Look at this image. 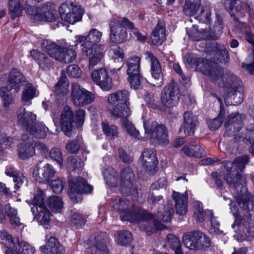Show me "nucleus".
I'll return each mask as SVG.
<instances>
[{"label": "nucleus", "instance_id": "nucleus-1", "mask_svg": "<svg viewBox=\"0 0 254 254\" xmlns=\"http://www.w3.org/2000/svg\"><path fill=\"white\" fill-rule=\"evenodd\" d=\"M249 161L248 157L245 155L233 162L223 163L226 169L224 176L226 183L235 192V198L240 208L247 211L254 210V197L247 191L246 176L242 173Z\"/></svg>", "mask_w": 254, "mask_h": 254}, {"label": "nucleus", "instance_id": "nucleus-2", "mask_svg": "<svg viewBox=\"0 0 254 254\" xmlns=\"http://www.w3.org/2000/svg\"><path fill=\"white\" fill-rule=\"evenodd\" d=\"M184 60L191 67H195L202 74L209 77L214 83L219 86L222 84L226 86L224 90L227 92V95H224V99L226 105H230L229 102H227L228 98L231 97L235 101V96L241 95L240 92L237 93L235 85H232L236 77L230 72L225 71L215 64L194 54H186Z\"/></svg>", "mask_w": 254, "mask_h": 254}, {"label": "nucleus", "instance_id": "nucleus-3", "mask_svg": "<svg viewBox=\"0 0 254 254\" xmlns=\"http://www.w3.org/2000/svg\"><path fill=\"white\" fill-rule=\"evenodd\" d=\"M102 34L96 29H92L86 36H78L77 40L82 43L83 54L91 56L89 61V67L92 68L100 62L105 54V48L102 45L95 44L100 41Z\"/></svg>", "mask_w": 254, "mask_h": 254}, {"label": "nucleus", "instance_id": "nucleus-4", "mask_svg": "<svg viewBox=\"0 0 254 254\" xmlns=\"http://www.w3.org/2000/svg\"><path fill=\"white\" fill-rule=\"evenodd\" d=\"M129 203L126 198L117 197L112 201V206L120 212L122 220L131 222H137L139 223L140 229H141V223L142 222L147 223L148 221H151L154 222L155 228H157L154 222V217L152 214L140 209L130 211L128 209Z\"/></svg>", "mask_w": 254, "mask_h": 254}, {"label": "nucleus", "instance_id": "nucleus-5", "mask_svg": "<svg viewBox=\"0 0 254 254\" xmlns=\"http://www.w3.org/2000/svg\"><path fill=\"white\" fill-rule=\"evenodd\" d=\"M225 136H234V141H249L251 144V151L254 155V126L248 128L245 137L238 133L241 129L242 121L241 116L238 113H232L228 115L224 123Z\"/></svg>", "mask_w": 254, "mask_h": 254}, {"label": "nucleus", "instance_id": "nucleus-6", "mask_svg": "<svg viewBox=\"0 0 254 254\" xmlns=\"http://www.w3.org/2000/svg\"><path fill=\"white\" fill-rule=\"evenodd\" d=\"M129 93L127 90H118L109 95L108 101L114 107L110 111L112 117L115 118H125L131 115L128 107Z\"/></svg>", "mask_w": 254, "mask_h": 254}, {"label": "nucleus", "instance_id": "nucleus-7", "mask_svg": "<svg viewBox=\"0 0 254 254\" xmlns=\"http://www.w3.org/2000/svg\"><path fill=\"white\" fill-rule=\"evenodd\" d=\"M26 82L24 75L17 69H13L9 72L7 86H3L0 88V96L2 98L4 107L7 108L13 102V99L11 96L10 90H13L14 93L18 92L20 87Z\"/></svg>", "mask_w": 254, "mask_h": 254}, {"label": "nucleus", "instance_id": "nucleus-8", "mask_svg": "<svg viewBox=\"0 0 254 254\" xmlns=\"http://www.w3.org/2000/svg\"><path fill=\"white\" fill-rule=\"evenodd\" d=\"M229 2V8L231 11L230 12L231 16L234 15L238 30L242 33L245 35L246 40L250 43L254 45V35L251 33L250 27L244 23L241 22L235 17H243L245 15L248 9L250 8V6L244 2H241L239 0H228Z\"/></svg>", "mask_w": 254, "mask_h": 254}, {"label": "nucleus", "instance_id": "nucleus-9", "mask_svg": "<svg viewBox=\"0 0 254 254\" xmlns=\"http://www.w3.org/2000/svg\"><path fill=\"white\" fill-rule=\"evenodd\" d=\"M143 127L146 137L155 145H164L169 142L168 130L164 125L159 124L155 121H144Z\"/></svg>", "mask_w": 254, "mask_h": 254}, {"label": "nucleus", "instance_id": "nucleus-10", "mask_svg": "<svg viewBox=\"0 0 254 254\" xmlns=\"http://www.w3.org/2000/svg\"><path fill=\"white\" fill-rule=\"evenodd\" d=\"M232 228L235 229L236 237L238 240L242 241L246 238L254 237V215L249 213L241 216H236L235 221L232 225Z\"/></svg>", "mask_w": 254, "mask_h": 254}, {"label": "nucleus", "instance_id": "nucleus-11", "mask_svg": "<svg viewBox=\"0 0 254 254\" xmlns=\"http://www.w3.org/2000/svg\"><path fill=\"white\" fill-rule=\"evenodd\" d=\"M183 242L187 248L192 251L205 249L211 245L209 237L200 231L185 234L183 236Z\"/></svg>", "mask_w": 254, "mask_h": 254}, {"label": "nucleus", "instance_id": "nucleus-12", "mask_svg": "<svg viewBox=\"0 0 254 254\" xmlns=\"http://www.w3.org/2000/svg\"><path fill=\"white\" fill-rule=\"evenodd\" d=\"M68 183V193L74 203L79 202L78 199H80L81 193L91 192L93 190L92 186L88 184L85 180L80 177L76 179L69 177Z\"/></svg>", "mask_w": 254, "mask_h": 254}, {"label": "nucleus", "instance_id": "nucleus-13", "mask_svg": "<svg viewBox=\"0 0 254 254\" xmlns=\"http://www.w3.org/2000/svg\"><path fill=\"white\" fill-rule=\"evenodd\" d=\"M70 97L73 104L76 107L88 105L94 100V95L77 83L72 84Z\"/></svg>", "mask_w": 254, "mask_h": 254}, {"label": "nucleus", "instance_id": "nucleus-14", "mask_svg": "<svg viewBox=\"0 0 254 254\" xmlns=\"http://www.w3.org/2000/svg\"><path fill=\"white\" fill-rule=\"evenodd\" d=\"M126 17H113L110 22V40L113 43H122L127 39V26L123 23Z\"/></svg>", "mask_w": 254, "mask_h": 254}, {"label": "nucleus", "instance_id": "nucleus-15", "mask_svg": "<svg viewBox=\"0 0 254 254\" xmlns=\"http://www.w3.org/2000/svg\"><path fill=\"white\" fill-rule=\"evenodd\" d=\"M179 89L177 83L172 80L163 88L161 92L162 103L168 107L175 106L178 102Z\"/></svg>", "mask_w": 254, "mask_h": 254}, {"label": "nucleus", "instance_id": "nucleus-16", "mask_svg": "<svg viewBox=\"0 0 254 254\" xmlns=\"http://www.w3.org/2000/svg\"><path fill=\"white\" fill-rule=\"evenodd\" d=\"M145 55L146 59H148L151 62V73L152 77L151 84L155 87H161L163 84L164 79L159 61L150 52H146Z\"/></svg>", "mask_w": 254, "mask_h": 254}, {"label": "nucleus", "instance_id": "nucleus-17", "mask_svg": "<svg viewBox=\"0 0 254 254\" xmlns=\"http://www.w3.org/2000/svg\"><path fill=\"white\" fill-rule=\"evenodd\" d=\"M55 173L56 170L51 165L47 163L41 167L37 164L33 169V176L36 182L47 184L49 183Z\"/></svg>", "mask_w": 254, "mask_h": 254}, {"label": "nucleus", "instance_id": "nucleus-18", "mask_svg": "<svg viewBox=\"0 0 254 254\" xmlns=\"http://www.w3.org/2000/svg\"><path fill=\"white\" fill-rule=\"evenodd\" d=\"M73 122V113L71 109L68 106L64 107L61 113L60 122L62 130L68 137H71L74 134Z\"/></svg>", "mask_w": 254, "mask_h": 254}, {"label": "nucleus", "instance_id": "nucleus-19", "mask_svg": "<svg viewBox=\"0 0 254 254\" xmlns=\"http://www.w3.org/2000/svg\"><path fill=\"white\" fill-rule=\"evenodd\" d=\"M47 240L46 244L40 247L43 254H64V248L57 238L50 236Z\"/></svg>", "mask_w": 254, "mask_h": 254}, {"label": "nucleus", "instance_id": "nucleus-20", "mask_svg": "<svg viewBox=\"0 0 254 254\" xmlns=\"http://www.w3.org/2000/svg\"><path fill=\"white\" fill-rule=\"evenodd\" d=\"M142 164L150 174L156 172L158 160L153 149H146L142 154Z\"/></svg>", "mask_w": 254, "mask_h": 254}, {"label": "nucleus", "instance_id": "nucleus-21", "mask_svg": "<svg viewBox=\"0 0 254 254\" xmlns=\"http://www.w3.org/2000/svg\"><path fill=\"white\" fill-rule=\"evenodd\" d=\"M18 150L19 156L21 159H24L33 156L35 154L33 139L27 135H23L18 147Z\"/></svg>", "mask_w": 254, "mask_h": 254}, {"label": "nucleus", "instance_id": "nucleus-22", "mask_svg": "<svg viewBox=\"0 0 254 254\" xmlns=\"http://www.w3.org/2000/svg\"><path fill=\"white\" fill-rule=\"evenodd\" d=\"M36 115L31 112L26 111L25 108L18 110L17 114V123L27 131L36 121Z\"/></svg>", "mask_w": 254, "mask_h": 254}, {"label": "nucleus", "instance_id": "nucleus-23", "mask_svg": "<svg viewBox=\"0 0 254 254\" xmlns=\"http://www.w3.org/2000/svg\"><path fill=\"white\" fill-rule=\"evenodd\" d=\"M90 241L100 254H109L107 246V244L109 242V238L106 233L102 232L96 233L94 237L90 239Z\"/></svg>", "mask_w": 254, "mask_h": 254}, {"label": "nucleus", "instance_id": "nucleus-24", "mask_svg": "<svg viewBox=\"0 0 254 254\" xmlns=\"http://www.w3.org/2000/svg\"><path fill=\"white\" fill-rule=\"evenodd\" d=\"M197 123L196 116L191 112H186L184 114V121L181 129H183L184 132L189 135H193Z\"/></svg>", "mask_w": 254, "mask_h": 254}, {"label": "nucleus", "instance_id": "nucleus-25", "mask_svg": "<svg viewBox=\"0 0 254 254\" xmlns=\"http://www.w3.org/2000/svg\"><path fill=\"white\" fill-rule=\"evenodd\" d=\"M150 38L155 45H160L166 39L165 22L161 19L158 21L156 26L152 31Z\"/></svg>", "mask_w": 254, "mask_h": 254}, {"label": "nucleus", "instance_id": "nucleus-26", "mask_svg": "<svg viewBox=\"0 0 254 254\" xmlns=\"http://www.w3.org/2000/svg\"><path fill=\"white\" fill-rule=\"evenodd\" d=\"M172 198L175 202L177 214L181 215L185 214L188 209L187 193H180L173 191Z\"/></svg>", "mask_w": 254, "mask_h": 254}, {"label": "nucleus", "instance_id": "nucleus-27", "mask_svg": "<svg viewBox=\"0 0 254 254\" xmlns=\"http://www.w3.org/2000/svg\"><path fill=\"white\" fill-rule=\"evenodd\" d=\"M182 152L188 156H193L201 158L206 156L204 149L197 144H194L192 142L189 145H185L182 149Z\"/></svg>", "mask_w": 254, "mask_h": 254}, {"label": "nucleus", "instance_id": "nucleus-28", "mask_svg": "<svg viewBox=\"0 0 254 254\" xmlns=\"http://www.w3.org/2000/svg\"><path fill=\"white\" fill-rule=\"evenodd\" d=\"M30 55L37 62L39 67L42 69L47 70L50 67L51 60L45 54L38 50H33L30 52Z\"/></svg>", "mask_w": 254, "mask_h": 254}, {"label": "nucleus", "instance_id": "nucleus-29", "mask_svg": "<svg viewBox=\"0 0 254 254\" xmlns=\"http://www.w3.org/2000/svg\"><path fill=\"white\" fill-rule=\"evenodd\" d=\"M31 211L34 215L38 213L36 218L37 221L42 225H46L49 224L50 213L46 207H38L37 206H33L31 208Z\"/></svg>", "mask_w": 254, "mask_h": 254}, {"label": "nucleus", "instance_id": "nucleus-30", "mask_svg": "<svg viewBox=\"0 0 254 254\" xmlns=\"http://www.w3.org/2000/svg\"><path fill=\"white\" fill-rule=\"evenodd\" d=\"M110 57L114 60V62L119 64V67L113 69L112 71L116 72L120 70L123 65L124 54L122 49L117 45L114 44L111 46L109 51Z\"/></svg>", "mask_w": 254, "mask_h": 254}, {"label": "nucleus", "instance_id": "nucleus-31", "mask_svg": "<svg viewBox=\"0 0 254 254\" xmlns=\"http://www.w3.org/2000/svg\"><path fill=\"white\" fill-rule=\"evenodd\" d=\"M76 57V53L73 49L62 47L56 60L64 63H69L73 62Z\"/></svg>", "mask_w": 254, "mask_h": 254}, {"label": "nucleus", "instance_id": "nucleus-32", "mask_svg": "<svg viewBox=\"0 0 254 254\" xmlns=\"http://www.w3.org/2000/svg\"><path fill=\"white\" fill-rule=\"evenodd\" d=\"M174 214L173 205L168 201L162 209L159 208L156 216L159 220L164 222H168L171 220Z\"/></svg>", "mask_w": 254, "mask_h": 254}, {"label": "nucleus", "instance_id": "nucleus-33", "mask_svg": "<svg viewBox=\"0 0 254 254\" xmlns=\"http://www.w3.org/2000/svg\"><path fill=\"white\" fill-rule=\"evenodd\" d=\"M22 91V101L24 105L28 106L31 104V100L36 96V88L27 81L23 85Z\"/></svg>", "mask_w": 254, "mask_h": 254}, {"label": "nucleus", "instance_id": "nucleus-34", "mask_svg": "<svg viewBox=\"0 0 254 254\" xmlns=\"http://www.w3.org/2000/svg\"><path fill=\"white\" fill-rule=\"evenodd\" d=\"M47 130L48 128L43 123L36 121L27 131L35 137L44 138L47 135Z\"/></svg>", "mask_w": 254, "mask_h": 254}, {"label": "nucleus", "instance_id": "nucleus-35", "mask_svg": "<svg viewBox=\"0 0 254 254\" xmlns=\"http://www.w3.org/2000/svg\"><path fill=\"white\" fill-rule=\"evenodd\" d=\"M0 242L7 248L5 253L9 251L10 254H14L12 251L15 248L16 243L18 242L17 238H12L7 232L0 231Z\"/></svg>", "mask_w": 254, "mask_h": 254}, {"label": "nucleus", "instance_id": "nucleus-36", "mask_svg": "<svg viewBox=\"0 0 254 254\" xmlns=\"http://www.w3.org/2000/svg\"><path fill=\"white\" fill-rule=\"evenodd\" d=\"M82 10L79 6L72 7V10L68 14L64 15L62 19L71 24L81 20L82 16Z\"/></svg>", "mask_w": 254, "mask_h": 254}, {"label": "nucleus", "instance_id": "nucleus-37", "mask_svg": "<svg viewBox=\"0 0 254 254\" xmlns=\"http://www.w3.org/2000/svg\"><path fill=\"white\" fill-rule=\"evenodd\" d=\"M42 49L47 52L51 57L56 58L61 51V46L48 40H44L41 44Z\"/></svg>", "mask_w": 254, "mask_h": 254}, {"label": "nucleus", "instance_id": "nucleus-38", "mask_svg": "<svg viewBox=\"0 0 254 254\" xmlns=\"http://www.w3.org/2000/svg\"><path fill=\"white\" fill-rule=\"evenodd\" d=\"M5 212L9 218L10 224L14 228L19 227L22 224L17 215V211L12 207L9 204H7L4 207Z\"/></svg>", "mask_w": 254, "mask_h": 254}, {"label": "nucleus", "instance_id": "nucleus-39", "mask_svg": "<svg viewBox=\"0 0 254 254\" xmlns=\"http://www.w3.org/2000/svg\"><path fill=\"white\" fill-rule=\"evenodd\" d=\"M115 240L118 245L126 246L130 244L133 238L131 234L129 231L122 230L117 231L115 234Z\"/></svg>", "mask_w": 254, "mask_h": 254}, {"label": "nucleus", "instance_id": "nucleus-40", "mask_svg": "<svg viewBox=\"0 0 254 254\" xmlns=\"http://www.w3.org/2000/svg\"><path fill=\"white\" fill-rule=\"evenodd\" d=\"M120 191L124 195H131L133 198L138 196L137 186L135 182L120 183Z\"/></svg>", "mask_w": 254, "mask_h": 254}, {"label": "nucleus", "instance_id": "nucleus-41", "mask_svg": "<svg viewBox=\"0 0 254 254\" xmlns=\"http://www.w3.org/2000/svg\"><path fill=\"white\" fill-rule=\"evenodd\" d=\"M12 252L15 254H34L35 248L24 241L16 243Z\"/></svg>", "mask_w": 254, "mask_h": 254}, {"label": "nucleus", "instance_id": "nucleus-42", "mask_svg": "<svg viewBox=\"0 0 254 254\" xmlns=\"http://www.w3.org/2000/svg\"><path fill=\"white\" fill-rule=\"evenodd\" d=\"M200 1L201 0H186L183 8L184 13L189 16L194 15L199 7Z\"/></svg>", "mask_w": 254, "mask_h": 254}, {"label": "nucleus", "instance_id": "nucleus-43", "mask_svg": "<svg viewBox=\"0 0 254 254\" xmlns=\"http://www.w3.org/2000/svg\"><path fill=\"white\" fill-rule=\"evenodd\" d=\"M69 84L65 76H62L55 85V93L58 96H64L69 93Z\"/></svg>", "mask_w": 254, "mask_h": 254}, {"label": "nucleus", "instance_id": "nucleus-44", "mask_svg": "<svg viewBox=\"0 0 254 254\" xmlns=\"http://www.w3.org/2000/svg\"><path fill=\"white\" fill-rule=\"evenodd\" d=\"M140 59L138 57L129 58L127 63V74L128 75H132L134 73H140Z\"/></svg>", "mask_w": 254, "mask_h": 254}, {"label": "nucleus", "instance_id": "nucleus-45", "mask_svg": "<svg viewBox=\"0 0 254 254\" xmlns=\"http://www.w3.org/2000/svg\"><path fill=\"white\" fill-rule=\"evenodd\" d=\"M36 20H45L48 22L53 21L55 19V15L53 10L50 11L48 7L43 6L38 10V15L36 16Z\"/></svg>", "mask_w": 254, "mask_h": 254}, {"label": "nucleus", "instance_id": "nucleus-46", "mask_svg": "<svg viewBox=\"0 0 254 254\" xmlns=\"http://www.w3.org/2000/svg\"><path fill=\"white\" fill-rule=\"evenodd\" d=\"M21 0H9V11L10 17L14 20L16 17L19 16L23 10Z\"/></svg>", "mask_w": 254, "mask_h": 254}, {"label": "nucleus", "instance_id": "nucleus-47", "mask_svg": "<svg viewBox=\"0 0 254 254\" xmlns=\"http://www.w3.org/2000/svg\"><path fill=\"white\" fill-rule=\"evenodd\" d=\"M104 179L106 183L113 187L117 186L118 184L117 173L116 171L111 167L107 168L103 172Z\"/></svg>", "mask_w": 254, "mask_h": 254}, {"label": "nucleus", "instance_id": "nucleus-48", "mask_svg": "<svg viewBox=\"0 0 254 254\" xmlns=\"http://www.w3.org/2000/svg\"><path fill=\"white\" fill-rule=\"evenodd\" d=\"M83 166V162L77 156H71L68 157L67 160V167L69 171L77 170L78 172L82 170Z\"/></svg>", "mask_w": 254, "mask_h": 254}, {"label": "nucleus", "instance_id": "nucleus-49", "mask_svg": "<svg viewBox=\"0 0 254 254\" xmlns=\"http://www.w3.org/2000/svg\"><path fill=\"white\" fill-rule=\"evenodd\" d=\"M47 205L53 212L59 213L62 211L63 202L59 196H53L49 198Z\"/></svg>", "mask_w": 254, "mask_h": 254}, {"label": "nucleus", "instance_id": "nucleus-50", "mask_svg": "<svg viewBox=\"0 0 254 254\" xmlns=\"http://www.w3.org/2000/svg\"><path fill=\"white\" fill-rule=\"evenodd\" d=\"M128 117L119 118L121 119L122 126L125 127L127 131L131 136L138 139H141L139 131L136 129L134 126L128 120Z\"/></svg>", "mask_w": 254, "mask_h": 254}, {"label": "nucleus", "instance_id": "nucleus-51", "mask_svg": "<svg viewBox=\"0 0 254 254\" xmlns=\"http://www.w3.org/2000/svg\"><path fill=\"white\" fill-rule=\"evenodd\" d=\"M224 25L222 19L218 18L215 22L213 29L210 32L207 37L210 39H218L223 32Z\"/></svg>", "mask_w": 254, "mask_h": 254}, {"label": "nucleus", "instance_id": "nucleus-52", "mask_svg": "<svg viewBox=\"0 0 254 254\" xmlns=\"http://www.w3.org/2000/svg\"><path fill=\"white\" fill-rule=\"evenodd\" d=\"M194 217L199 222L204 221L209 215L208 210L205 211L202 208V204L200 202H195L194 203Z\"/></svg>", "mask_w": 254, "mask_h": 254}, {"label": "nucleus", "instance_id": "nucleus-53", "mask_svg": "<svg viewBox=\"0 0 254 254\" xmlns=\"http://www.w3.org/2000/svg\"><path fill=\"white\" fill-rule=\"evenodd\" d=\"M135 182L134 175L132 169L129 167L124 168L121 172L120 183Z\"/></svg>", "mask_w": 254, "mask_h": 254}, {"label": "nucleus", "instance_id": "nucleus-54", "mask_svg": "<svg viewBox=\"0 0 254 254\" xmlns=\"http://www.w3.org/2000/svg\"><path fill=\"white\" fill-rule=\"evenodd\" d=\"M123 23L127 26V28L130 30L134 33L137 39L141 42H144L147 39L145 36L142 35L138 30V29L134 26L133 23L127 19H124Z\"/></svg>", "mask_w": 254, "mask_h": 254}, {"label": "nucleus", "instance_id": "nucleus-55", "mask_svg": "<svg viewBox=\"0 0 254 254\" xmlns=\"http://www.w3.org/2000/svg\"><path fill=\"white\" fill-rule=\"evenodd\" d=\"M107 73V71L104 68L95 70L91 73V78L97 85L100 86V83H101V81L106 77Z\"/></svg>", "mask_w": 254, "mask_h": 254}, {"label": "nucleus", "instance_id": "nucleus-56", "mask_svg": "<svg viewBox=\"0 0 254 254\" xmlns=\"http://www.w3.org/2000/svg\"><path fill=\"white\" fill-rule=\"evenodd\" d=\"M102 127L104 132L108 136L113 138L117 136L118 132L116 126L113 125H110L108 123L103 122L102 123Z\"/></svg>", "mask_w": 254, "mask_h": 254}, {"label": "nucleus", "instance_id": "nucleus-57", "mask_svg": "<svg viewBox=\"0 0 254 254\" xmlns=\"http://www.w3.org/2000/svg\"><path fill=\"white\" fill-rule=\"evenodd\" d=\"M13 178V182L14 183V186L13 188H12L13 189V192H15L16 190L19 189L23 184L25 183L26 185H27V180L21 172H19Z\"/></svg>", "mask_w": 254, "mask_h": 254}, {"label": "nucleus", "instance_id": "nucleus-58", "mask_svg": "<svg viewBox=\"0 0 254 254\" xmlns=\"http://www.w3.org/2000/svg\"><path fill=\"white\" fill-rule=\"evenodd\" d=\"M217 49L216 53L218 60L221 63H225L229 60L228 52L225 46L220 45L216 47Z\"/></svg>", "mask_w": 254, "mask_h": 254}, {"label": "nucleus", "instance_id": "nucleus-59", "mask_svg": "<svg viewBox=\"0 0 254 254\" xmlns=\"http://www.w3.org/2000/svg\"><path fill=\"white\" fill-rule=\"evenodd\" d=\"M49 156L53 160L55 161L60 166L63 163V158L62 153L59 148H54L49 152Z\"/></svg>", "mask_w": 254, "mask_h": 254}, {"label": "nucleus", "instance_id": "nucleus-60", "mask_svg": "<svg viewBox=\"0 0 254 254\" xmlns=\"http://www.w3.org/2000/svg\"><path fill=\"white\" fill-rule=\"evenodd\" d=\"M223 119V115L221 113H220L216 118L212 120H209L207 122V124L210 129L215 130L219 128L222 124Z\"/></svg>", "mask_w": 254, "mask_h": 254}, {"label": "nucleus", "instance_id": "nucleus-61", "mask_svg": "<svg viewBox=\"0 0 254 254\" xmlns=\"http://www.w3.org/2000/svg\"><path fill=\"white\" fill-rule=\"evenodd\" d=\"M71 223L77 227H82L85 224V219L83 215L78 212H73L71 216Z\"/></svg>", "mask_w": 254, "mask_h": 254}, {"label": "nucleus", "instance_id": "nucleus-62", "mask_svg": "<svg viewBox=\"0 0 254 254\" xmlns=\"http://www.w3.org/2000/svg\"><path fill=\"white\" fill-rule=\"evenodd\" d=\"M44 193L42 190H38L34 195L33 199L32 200L34 206H37L38 207H45L44 201Z\"/></svg>", "mask_w": 254, "mask_h": 254}, {"label": "nucleus", "instance_id": "nucleus-63", "mask_svg": "<svg viewBox=\"0 0 254 254\" xmlns=\"http://www.w3.org/2000/svg\"><path fill=\"white\" fill-rule=\"evenodd\" d=\"M66 72L70 77H79L81 74V70L76 64H71L68 66Z\"/></svg>", "mask_w": 254, "mask_h": 254}, {"label": "nucleus", "instance_id": "nucleus-64", "mask_svg": "<svg viewBox=\"0 0 254 254\" xmlns=\"http://www.w3.org/2000/svg\"><path fill=\"white\" fill-rule=\"evenodd\" d=\"M76 5H73L70 2L65 1L63 2L59 7V13L61 16V19L64 15H66L70 12V10H72V7Z\"/></svg>", "mask_w": 254, "mask_h": 254}]
</instances>
